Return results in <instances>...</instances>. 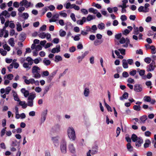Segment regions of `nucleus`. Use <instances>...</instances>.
Returning a JSON list of instances; mask_svg holds the SVG:
<instances>
[{
	"label": "nucleus",
	"mask_w": 156,
	"mask_h": 156,
	"mask_svg": "<svg viewBox=\"0 0 156 156\" xmlns=\"http://www.w3.org/2000/svg\"><path fill=\"white\" fill-rule=\"evenodd\" d=\"M105 105L108 110V111H110L111 112H112V110L111 107L107 104L105 101H104Z\"/></svg>",
	"instance_id": "79ce46f5"
},
{
	"label": "nucleus",
	"mask_w": 156,
	"mask_h": 156,
	"mask_svg": "<svg viewBox=\"0 0 156 156\" xmlns=\"http://www.w3.org/2000/svg\"><path fill=\"white\" fill-rule=\"evenodd\" d=\"M122 62V66L124 68L127 69L128 68V64L126 59H123Z\"/></svg>",
	"instance_id": "5701e85b"
},
{
	"label": "nucleus",
	"mask_w": 156,
	"mask_h": 156,
	"mask_svg": "<svg viewBox=\"0 0 156 156\" xmlns=\"http://www.w3.org/2000/svg\"><path fill=\"white\" fill-rule=\"evenodd\" d=\"M89 52L88 51H85L81 55H80L77 56L76 58L78 60V63H80L84 57L88 54Z\"/></svg>",
	"instance_id": "1a4fd4ad"
},
{
	"label": "nucleus",
	"mask_w": 156,
	"mask_h": 156,
	"mask_svg": "<svg viewBox=\"0 0 156 156\" xmlns=\"http://www.w3.org/2000/svg\"><path fill=\"white\" fill-rule=\"evenodd\" d=\"M117 44H123V46L124 47H127L128 46V45L131 47H133L132 44H130V41L129 40H116V41H115Z\"/></svg>",
	"instance_id": "20e7f679"
},
{
	"label": "nucleus",
	"mask_w": 156,
	"mask_h": 156,
	"mask_svg": "<svg viewBox=\"0 0 156 156\" xmlns=\"http://www.w3.org/2000/svg\"><path fill=\"white\" fill-rule=\"evenodd\" d=\"M151 142L149 139H147L145 140V142L144 144V147L145 148H147L151 144Z\"/></svg>",
	"instance_id": "c85d7f7f"
},
{
	"label": "nucleus",
	"mask_w": 156,
	"mask_h": 156,
	"mask_svg": "<svg viewBox=\"0 0 156 156\" xmlns=\"http://www.w3.org/2000/svg\"><path fill=\"white\" fill-rule=\"evenodd\" d=\"M143 99L145 101L150 102L151 101V98L150 97L147 96H144Z\"/></svg>",
	"instance_id": "ea45409f"
},
{
	"label": "nucleus",
	"mask_w": 156,
	"mask_h": 156,
	"mask_svg": "<svg viewBox=\"0 0 156 156\" xmlns=\"http://www.w3.org/2000/svg\"><path fill=\"white\" fill-rule=\"evenodd\" d=\"M60 51V47L59 46H57L55 48H53L51 50V52L55 53L56 52L58 53Z\"/></svg>",
	"instance_id": "412c9836"
},
{
	"label": "nucleus",
	"mask_w": 156,
	"mask_h": 156,
	"mask_svg": "<svg viewBox=\"0 0 156 156\" xmlns=\"http://www.w3.org/2000/svg\"><path fill=\"white\" fill-rule=\"evenodd\" d=\"M20 5L21 6H24L26 8H28L32 5L30 2H28L27 0H23L20 2Z\"/></svg>",
	"instance_id": "6e6552de"
},
{
	"label": "nucleus",
	"mask_w": 156,
	"mask_h": 156,
	"mask_svg": "<svg viewBox=\"0 0 156 156\" xmlns=\"http://www.w3.org/2000/svg\"><path fill=\"white\" fill-rule=\"evenodd\" d=\"M134 90L137 92H140L142 90V87L139 84H137L134 86Z\"/></svg>",
	"instance_id": "f8f14e48"
},
{
	"label": "nucleus",
	"mask_w": 156,
	"mask_h": 156,
	"mask_svg": "<svg viewBox=\"0 0 156 156\" xmlns=\"http://www.w3.org/2000/svg\"><path fill=\"white\" fill-rule=\"evenodd\" d=\"M16 29L18 31H20L22 30V26L21 24L19 22H17L16 24Z\"/></svg>",
	"instance_id": "72a5a7b5"
},
{
	"label": "nucleus",
	"mask_w": 156,
	"mask_h": 156,
	"mask_svg": "<svg viewBox=\"0 0 156 156\" xmlns=\"http://www.w3.org/2000/svg\"><path fill=\"white\" fill-rule=\"evenodd\" d=\"M12 22V21H10L9 25V27L12 29L14 28L15 27V24Z\"/></svg>",
	"instance_id": "6e6d98bb"
},
{
	"label": "nucleus",
	"mask_w": 156,
	"mask_h": 156,
	"mask_svg": "<svg viewBox=\"0 0 156 156\" xmlns=\"http://www.w3.org/2000/svg\"><path fill=\"white\" fill-rule=\"evenodd\" d=\"M52 140L54 143L55 145L57 146L58 145V138L57 137H53L52 138Z\"/></svg>",
	"instance_id": "6ab92c4d"
},
{
	"label": "nucleus",
	"mask_w": 156,
	"mask_h": 156,
	"mask_svg": "<svg viewBox=\"0 0 156 156\" xmlns=\"http://www.w3.org/2000/svg\"><path fill=\"white\" fill-rule=\"evenodd\" d=\"M96 17L95 16H93L90 15H89L86 18L87 20L88 21L95 19Z\"/></svg>",
	"instance_id": "cd10ccee"
},
{
	"label": "nucleus",
	"mask_w": 156,
	"mask_h": 156,
	"mask_svg": "<svg viewBox=\"0 0 156 156\" xmlns=\"http://www.w3.org/2000/svg\"><path fill=\"white\" fill-rule=\"evenodd\" d=\"M2 15L5 17V18H8L10 16V14L6 10H5L2 12Z\"/></svg>",
	"instance_id": "b1692460"
},
{
	"label": "nucleus",
	"mask_w": 156,
	"mask_h": 156,
	"mask_svg": "<svg viewBox=\"0 0 156 156\" xmlns=\"http://www.w3.org/2000/svg\"><path fill=\"white\" fill-rule=\"evenodd\" d=\"M24 82L27 84V85L30 84H34L36 85H39V84L38 81L35 80L33 78H30L29 80L25 79Z\"/></svg>",
	"instance_id": "0eeeda50"
},
{
	"label": "nucleus",
	"mask_w": 156,
	"mask_h": 156,
	"mask_svg": "<svg viewBox=\"0 0 156 156\" xmlns=\"http://www.w3.org/2000/svg\"><path fill=\"white\" fill-rule=\"evenodd\" d=\"M142 108L144 109H148L149 111H151L153 110V108L151 107H149V106L146 105L144 104L143 105Z\"/></svg>",
	"instance_id": "c756f323"
},
{
	"label": "nucleus",
	"mask_w": 156,
	"mask_h": 156,
	"mask_svg": "<svg viewBox=\"0 0 156 156\" xmlns=\"http://www.w3.org/2000/svg\"><path fill=\"white\" fill-rule=\"evenodd\" d=\"M26 37V34L24 33H21L19 36V38L21 39H25Z\"/></svg>",
	"instance_id": "a18cd8bd"
},
{
	"label": "nucleus",
	"mask_w": 156,
	"mask_h": 156,
	"mask_svg": "<svg viewBox=\"0 0 156 156\" xmlns=\"http://www.w3.org/2000/svg\"><path fill=\"white\" fill-rule=\"evenodd\" d=\"M89 11L90 12L93 13L94 14H96L97 13L98 10L93 8H90L89 9Z\"/></svg>",
	"instance_id": "a19ab883"
},
{
	"label": "nucleus",
	"mask_w": 156,
	"mask_h": 156,
	"mask_svg": "<svg viewBox=\"0 0 156 156\" xmlns=\"http://www.w3.org/2000/svg\"><path fill=\"white\" fill-rule=\"evenodd\" d=\"M25 10V7L23 6H21L18 9L19 12H21Z\"/></svg>",
	"instance_id": "bf43d9fd"
},
{
	"label": "nucleus",
	"mask_w": 156,
	"mask_h": 156,
	"mask_svg": "<svg viewBox=\"0 0 156 156\" xmlns=\"http://www.w3.org/2000/svg\"><path fill=\"white\" fill-rule=\"evenodd\" d=\"M90 93V91L89 88L86 87L84 89L83 91V95L85 97L89 96Z\"/></svg>",
	"instance_id": "a211bd4d"
},
{
	"label": "nucleus",
	"mask_w": 156,
	"mask_h": 156,
	"mask_svg": "<svg viewBox=\"0 0 156 156\" xmlns=\"http://www.w3.org/2000/svg\"><path fill=\"white\" fill-rule=\"evenodd\" d=\"M81 12L84 14H87L88 13V11L87 9H81Z\"/></svg>",
	"instance_id": "0e129e2a"
},
{
	"label": "nucleus",
	"mask_w": 156,
	"mask_h": 156,
	"mask_svg": "<svg viewBox=\"0 0 156 156\" xmlns=\"http://www.w3.org/2000/svg\"><path fill=\"white\" fill-rule=\"evenodd\" d=\"M40 68L37 66H33L32 69V72L33 74V77L35 78H39L41 76V74L39 73Z\"/></svg>",
	"instance_id": "7ed1b4c3"
},
{
	"label": "nucleus",
	"mask_w": 156,
	"mask_h": 156,
	"mask_svg": "<svg viewBox=\"0 0 156 156\" xmlns=\"http://www.w3.org/2000/svg\"><path fill=\"white\" fill-rule=\"evenodd\" d=\"M59 35L61 37L64 36L66 34V32L65 31H64L62 30H60V31L59 32Z\"/></svg>",
	"instance_id": "37998d69"
},
{
	"label": "nucleus",
	"mask_w": 156,
	"mask_h": 156,
	"mask_svg": "<svg viewBox=\"0 0 156 156\" xmlns=\"http://www.w3.org/2000/svg\"><path fill=\"white\" fill-rule=\"evenodd\" d=\"M26 60L28 62H24L23 65V68H25L26 70L27 71L31 69V66H30L32 65L33 63V60L30 57H28L26 59Z\"/></svg>",
	"instance_id": "f03ea898"
},
{
	"label": "nucleus",
	"mask_w": 156,
	"mask_h": 156,
	"mask_svg": "<svg viewBox=\"0 0 156 156\" xmlns=\"http://www.w3.org/2000/svg\"><path fill=\"white\" fill-rule=\"evenodd\" d=\"M128 97V94L127 92H125L123 94L122 97L120 98V100H122L123 99H127Z\"/></svg>",
	"instance_id": "7c9ffc66"
},
{
	"label": "nucleus",
	"mask_w": 156,
	"mask_h": 156,
	"mask_svg": "<svg viewBox=\"0 0 156 156\" xmlns=\"http://www.w3.org/2000/svg\"><path fill=\"white\" fill-rule=\"evenodd\" d=\"M22 16L24 20H26L28 18L29 15L28 13L24 12L22 14Z\"/></svg>",
	"instance_id": "c03bdc74"
},
{
	"label": "nucleus",
	"mask_w": 156,
	"mask_h": 156,
	"mask_svg": "<svg viewBox=\"0 0 156 156\" xmlns=\"http://www.w3.org/2000/svg\"><path fill=\"white\" fill-rule=\"evenodd\" d=\"M151 84H152L151 82L150 81H147L146 82V84L148 87H149V86H150V89H151L152 88V87L151 86Z\"/></svg>",
	"instance_id": "e2e57ef3"
},
{
	"label": "nucleus",
	"mask_w": 156,
	"mask_h": 156,
	"mask_svg": "<svg viewBox=\"0 0 156 156\" xmlns=\"http://www.w3.org/2000/svg\"><path fill=\"white\" fill-rule=\"evenodd\" d=\"M11 90V88L9 87H7L5 89V93L6 94H8Z\"/></svg>",
	"instance_id": "3c124183"
},
{
	"label": "nucleus",
	"mask_w": 156,
	"mask_h": 156,
	"mask_svg": "<svg viewBox=\"0 0 156 156\" xmlns=\"http://www.w3.org/2000/svg\"><path fill=\"white\" fill-rule=\"evenodd\" d=\"M147 119V116L146 115H144L141 117L140 119L141 121V123H144L145 121Z\"/></svg>",
	"instance_id": "a878e982"
},
{
	"label": "nucleus",
	"mask_w": 156,
	"mask_h": 156,
	"mask_svg": "<svg viewBox=\"0 0 156 156\" xmlns=\"http://www.w3.org/2000/svg\"><path fill=\"white\" fill-rule=\"evenodd\" d=\"M68 148L69 150L71 153H75L76 148L73 144H69Z\"/></svg>",
	"instance_id": "2eb2a0df"
},
{
	"label": "nucleus",
	"mask_w": 156,
	"mask_h": 156,
	"mask_svg": "<svg viewBox=\"0 0 156 156\" xmlns=\"http://www.w3.org/2000/svg\"><path fill=\"white\" fill-rule=\"evenodd\" d=\"M93 6L96 7L98 9H101V6L100 5L98 4H95L94 3H93Z\"/></svg>",
	"instance_id": "680f3d73"
},
{
	"label": "nucleus",
	"mask_w": 156,
	"mask_h": 156,
	"mask_svg": "<svg viewBox=\"0 0 156 156\" xmlns=\"http://www.w3.org/2000/svg\"><path fill=\"white\" fill-rule=\"evenodd\" d=\"M39 37L41 38H46L47 39H49L51 38V35L48 33H46L44 32L40 33L38 34Z\"/></svg>",
	"instance_id": "9b49d317"
},
{
	"label": "nucleus",
	"mask_w": 156,
	"mask_h": 156,
	"mask_svg": "<svg viewBox=\"0 0 156 156\" xmlns=\"http://www.w3.org/2000/svg\"><path fill=\"white\" fill-rule=\"evenodd\" d=\"M127 148L129 151H133V147L131 145L130 143H128L127 144Z\"/></svg>",
	"instance_id": "de8ad7c7"
},
{
	"label": "nucleus",
	"mask_w": 156,
	"mask_h": 156,
	"mask_svg": "<svg viewBox=\"0 0 156 156\" xmlns=\"http://www.w3.org/2000/svg\"><path fill=\"white\" fill-rule=\"evenodd\" d=\"M150 5L149 4L147 3H146L144 7V12H147L149 11V9L148 7Z\"/></svg>",
	"instance_id": "f704fd0d"
},
{
	"label": "nucleus",
	"mask_w": 156,
	"mask_h": 156,
	"mask_svg": "<svg viewBox=\"0 0 156 156\" xmlns=\"http://www.w3.org/2000/svg\"><path fill=\"white\" fill-rule=\"evenodd\" d=\"M98 27L100 30H103L105 28V24L101 23L98 25Z\"/></svg>",
	"instance_id": "58836bf2"
},
{
	"label": "nucleus",
	"mask_w": 156,
	"mask_h": 156,
	"mask_svg": "<svg viewBox=\"0 0 156 156\" xmlns=\"http://www.w3.org/2000/svg\"><path fill=\"white\" fill-rule=\"evenodd\" d=\"M15 109L16 111V112H15V115H16L15 117L17 119H19V113L18 108L17 106H16L15 107Z\"/></svg>",
	"instance_id": "bb28decb"
},
{
	"label": "nucleus",
	"mask_w": 156,
	"mask_h": 156,
	"mask_svg": "<svg viewBox=\"0 0 156 156\" xmlns=\"http://www.w3.org/2000/svg\"><path fill=\"white\" fill-rule=\"evenodd\" d=\"M36 97L35 94H31L28 97L27 103V106L32 107L34 105L33 100Z\"/></svg>",
	"instance_id": "39448f33"
},
{
	"label": "nucleus",
	"mask_w": 156,
	"mask_h": 156,
	"mask_svg": "<svg viewBox=\"0 0 156 156\" xmlns=\"http://www.w3.org/2000/svg\"><path fill=\"white\" fill-rule=\"evenodd\" d=\"M131 138L132 141L134 142H135L138 140V138L137 136L134 134L132 135Z\"/></svg>",
	"instance_id": "c9c22d12"
},
{
	"label": "nucleus",
	"mask_w": 156,
	"mask_h": 156,
	"mask_svg": "<svg viewBox=\"0 0 156 156\" xmlns=\"http://www.w3.org/2000/svg\"><path fill=\"white\" fill-rule=\"evenodd\" d=\"M155 67L154 62H152L147 67V70L148 72L153 71Z\"/></svg>",
	"instance_id": "ddd939ff"
},
{
	"label": "nucleus",
	"mask_w": 156,
	"mask_h": 156,
	"mask_svg": "<svg viewBox=\"0 0 156 156\" xmlns=\"http://www.w3.org/2000/svg\"><path fill=\"white\" fill-rule=\"evenodd\" d=\"M127 18V17L125 15H122L120 16V19L122 21L126 20Z\"/></svg>",
	"instance_id": "864d4df0"
},
{
	"label": "nucleus",
	"mask_w": 156,
	"mask_h": 156,
	"mask_svg": "<svg viewBox=\"0 0 156 156\" xmlns=\"http://www.w3.org/2000/svg\"><path fill=\"white\" fill-rule=\"evenodd\" d=\"M147 35L149 36H152L151 38H156V34H154V33L152 31H149L148 32Z\"/></svg>",
	"instance_id": "2f4dec72"
},
{
	"label": "nucleus",
	"mask_w": 156,
	"mask_h": 156,
	"mask_svg": "<svg viewBox=\"0 0 156 156\" xmlns=\"http://www.w3.org/2000/svg\"><path fill=\"white\" fill-rule=\"evenodd\" d=\"M133 29L134 30V34H137L138 33L139 28L138 27H136L135 25H133Z\"/></svg>",
	"instance_id": "49530a36"
},
{
	"label": "nucleus",
	"mask_w": 156,
	"mask_h": 156,
	"mask_svg": "<svg viewBox=\"0 0 156 156\" xmlns=\"http://www.w3.org/2000/svg\"><path fill=\"white\" fill-rule=\"evenodd\" d=\"M67 134L70 140L73 141L76 140V132L73 127L70 126L68 128Z\"/></svg>",
	"instance_id": "f257e3e1"
},
{
	"label": "nucleus",
	"mask_w": 156,
	"mask_h": 156,
	"mask_svg": "<svg viewBox=\"0 0 156 156\" xmlns=\"http://www.w3.org/2000/svg\"><path fill=\"white\" fill-rule=\"evenodd\" d=\"M59 16V15L58 13H55L52 16V18L49 20V22H55L57 20V19L58 18Z\"/></svg>",
	"instance_id": "4468645a"
},
{
	"label": "nucleus",
	"mask_w": 156,
	"mask_h": 156,
	"mask_svg": "<svg viewBox=\"0 0 156 156\" xmlns=\"http://www.w3.org/2000/svg\"><path fill=\"white\" fill-rule=\"evenodd\" d=\"M60 150L61 152L64 154L66 153V140H62L60 144Z\"/></svg>",
	"instance_id": "423d86ee"
},
{
	"label": "nucleus",
	"mask_w": 156,
	"mask_h": 156,
	"mask_svg": "<svg viewBox=\"0 0 156 156\" xmlns=\"http://www.w3.org/2000/svg\"><path fill=\"white\" fill-rule=\"evenodd\" d=\"M4 48L9 51L10 50V48L7 44H5L3 46Z\"/></svg>",
	"instance_id": "4d7b16f0"
},
{
	"label": "nucleus",
	"mask_w": 156,
	"mask_h": 156,
	"mask_svg": "<svg viewBox=\"0 0 156 156\" xmlns=\"http://www.w3.org/2000/svg\"><path fill=\"white\" fill-rule=\"evenodd\" d=\"M34 90L37 93H40L42 89L40 87H36L35 88Z\"/></svg>",
	"instance_id": "69168bd1"
},
{
	"label": "nucleus",
	"mask_w": 156,
	"mask_h": 156,
	"mask_svg": "<svg viewBox=\"0 0 156 156\" xmlns=\"http://www.w3.org/2000/svg\"><path fill=\"white\" fill-rule=\"evenodd\" d=\"M127 28L129 29V30L127 29H125L124 31H122L123 34L126 35H127L133 29V27L131 26H128Z\"/></svg>",
	"instance_id": "dca6fc26"
},
{
	"label": "nucleus",
	"mask_w": 156,
	"mask_h": 156,
	"mask_svg": "<svg viewBox=\"0 0 156 156\" xmlns=\"http://www.w3.org/2000/svg\"><path fill=\"white\" fill-rule=\"evenodd\" d=\"M21 91L23 94L24 96L25 97H27L29 96V91L27 90H26L25 88H22L21 90Z\"/></svg>",
	"instance_id": "f3484780"
},
{
	"label": "nucleus",
	"mask_w": 156,
	"mask_h": 156,
	"mask_svg": "<svg viewBox=\"0 0 156 156\" xmlns=\"http://www.w3.org/2000/svg\"><path fill=\"white\" fill-rule=\"evenodd\" d=\"M128 64L130 65H132L133 64V61L132 59H129L126 60Z\"/></svg>",
	"instance_id": "603ef678"
},
{
	"label": "nucleus",
	"mask_w": 156,
	"mask_h": 156,
	"mask_svg": "<svg viewBox=\"0 0 156 156\" xmlns=\"http://www.w3.org/2000/svg\"><path fill=\"white\" fill-rule=\"evenodd\" d=\"M20 3L17 2H15L13 3V6L15 8H17L19 6Z\"/></svg>",
	"instance_id": "13d9d810"
},
{
	"label": "nucleus",
	"mask_w": 156,
	"mask_h": 156,
	"mask_svg": "<svg viewBox=\"0 0 156 156\" xmlns=\"http://www.w3.org/2000/svg\"><path fill=\"white\" fill-rule=\"evenodd\" d=\"M127 81L129 83H134V80L131 78H129L128 79Z\"/></svg>",
	"instance_id": "774afa93"
},
{
	"label": "nucleus",
	"mask_w": 156,
	"mask_h": 156,
	"mask_svg": "<svg viewBox=\"0 0 156 156\" xmlns=\"http://www.w3.org/2000/svg\"><path fill=\"white\" fill-rule=\"evenodd\" d=\"M4 34H5L4 35V37L5 38H7L9 35L8 31L5 30V28L0 29V37H2L3 36Z\"/></svg>",
	"instance_id": "9d476101"
},
{
	"label": "nucleus",
	"mask_w": 156,
	"mask_h": 156,
	"mask_svg": "<svg viewBox=\"0 0 156 156\" xmlns=\"http://www.w3.org/2000/svg\"><path fill=\"white\" fill-rule=\"evenodd\" d=\"M150 48L151 49V53L152 54H155L156 53L155 48L154 46H151Z\"/></svg>",
	"instance_id": "09e8293b"
},
{
	"label": "nucleus",
	"mask_w": 156,
	"mask_h": 156,
	"mask_svg": "<svg viewBox=\"0 0 156 156\" xmlns=\"http://www.w3.org/2000/svg\"><path fill=\"white\" fill-rule=\"evenodd\" d=\"M94 44L95 46H98L101 44L103 42L102 40H93Z\"/></svg>",
	"instance_id": "4be33fe9"
},
{
	"label": "nucleus",
	"mask_w": 156,
	"mask_h": 156,
	"mask_svg": "<svg viewBox=\"0 0 156 156\" xmlns=\"http://www.w3.org/2000/svg\"><path fill=\"white\" fill-rule=\"evenodd\" d=\"M18 101L19 102V105L22 106L23 108L24 109L27 108V104L25 101H21L20 100Z\"/></svg>",
	"instance_id": "393cba45"
},
{
	"label": "nucleus",
	"mask_w": 156,
	"mask_h": 156,
	"mask_svg": "<svg viewBox=\"0 0 156 156\" xmlns=\"http://www.w3.org/2000/svg\"><path fill=\"white\" fill-rule=\"evenodd\" d=\"M9 43L13 47L15 43L13 40H9Z\"/></svg>",
	"instance_id": "052dcab7"
},
{
	"label": "nucleus",
	"mask_w": 156,
	"mask_h": 156,
	"mask_svg": "<svg viewBox=\"0 0 156 156\" xmlns=\"http://www.w3.org/2000/svg\"><path fill=\"white\" fill-rule=\"evenodd\" d=\"M12 93L13 96L14 97V100L15 101H19L20 99L18 98L16 93L13 90H12Z\"/></svg>",
	"instance_id": "aec40b11"
},
{
	"label": "nucleus",
	"mask_w": 156,
	"mask_h": 156,
	"mask_svg": "<svg viewBox=\"0 0 156 156\" xmlns=\"http://www.w3.org/2000/svg\"><path fill=\"white\" fill-rule=\"evenodd\" d=\"M41 61V59L40 58H39L34 59L33 60V62H34L35 64H37L40 62V61Z\"/></svg>",
	"instance_id": "8fccbe9b"
},
{
	"label": "nucleus",
	"mask_w": 156,
	"mask_h": 156,
	"mask_svg": "<svg viewBox=\"0 0 156 156\" xmlns=\"http://www.w3.org/2000/svg\"><path fill=\"white\" fill-rule=\"evenodd\" d=\"M136 73V71L135 70H133L132 71L130 72L129 74L132 76H134Z\"/></svg>",
	"instance_id": "338daca9"
},
{
	"label": "nucleus",
	"mask_w": 156,
	"mask_h": 156,
	"mask_svg": "<svg viewBox=\"0 0 156 156\" xmlns=\"http://www.w3.org/2000/svg\"><path fill=\"white\" fill-rule=\"evenodd\" d=\"M62 60V57L59 55H56L55 57V61L56 62H58L59 61H61Z\"/></svg>",
	"instance_id": "473e14b6"
},
{
	"label": "nucleus",
	"mask_w": 156,
	"mask_h": 156,
	"mask_svg": "<svg viewBox=\"0 0 156 156\" xmlns=\"http://www.w3.org/2000/svg\"><path fill=\"white\" fill-rule=\"evenodd\" d=\"M134 110L137 111H140L141 110L140 105H134L133 107Z\"/></svg>",
	"instance_id": "e433bc0d"
},
{
	"label": "nucleus",
	"mask_w": 156,
	"mask_h": 156,
	"mask_svg": "<svg viewBox=\"0 0 156 156\" xmlns=\"http://www.w3.org/2000/svg\"><path fill=\"white\" fill-rule=\"evenodd\" d=\"M98 152L97 148H93L91 150V154L92 155L96 154Z\"/></svg>",
	"instance_id": "5fc2aeb1"
},
{
	"label": "nucleus",
	"mask_w": 156,
	"mask_h": 156,
	"mask_svg": "<svg viewBox=\"0 0 156 156\" xmlns=\"http://www.w3.org/2000/svg\"><path fill=\"white\" fill-rule=\"evenodd\" d=\"M51 61L49 60L44 58L43 60V63L46 66H48L51 64Z\"/></svg>",
	"instance_id": "4c0bfd02"
}]
</instances>
